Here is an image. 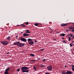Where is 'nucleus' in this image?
I'll return each mask as SVG.
<instances>
[{"instance_id": "nucleus-1", "label": "nucleus", "mask_w": 74, "mask_h": 74, "mask_svg": "<svg viewBox=\"0 0 74 74\" xmlns=\"http://www.w3.org/2000/svg\"><path fill=\"white\" fill-rule=\"evenodd\" d=\"M28 69H29V68L26 66H24L21 68V70L23 73H28L29 72V70H27Z\"/></svg>"}, {"instance_id": "nucleus-2", "label": "nucleus", "mask_w": 74, "mask_h": 74, "mask_svg": "<svg viewBox=\"0 0 74 74\" xmlns=\"http://www.w3.org/2000/svg\"><path fill=\"white\" fill-rule=\"evenodd\" d=\"M33 40L32 39L30 38L27 39L28 42L29 43V44H30V45H32L34 44V42L32 41Z\"/></svg>"}, {"instance_id": "nucleus-3", "label": "nucleus", "mask_w": 74, "mask_h": 74, "mask_svg": "<svg viewBox=\"0 0 74 74\" xmlns=\"http://www.w3.org/2000/svg\"><path fill=\"white\" fill-rule=\"evenodd\" d=\"M1 42L3 45H7L8 44V42L7 41L5 40L3 41H1Z\"/></svg>"}, {"instance_id": "nucleus-4", "label": "nucleus", "mask_w": 74, "mask_h": 74, "mask_svg": "<svg viewBox=\"0 0 74 74\" xmlns=\"http://www.w3.org/2000/svg\"><path fill=\"white\" fill-rule=\"evenodd\" d=\"M20 40L21 41H23V42H26L27 41V40L23 38H20Z\"/></svg>"}, {"instance_id": "nucleus-5", "label": "nucleus", "mask_w": 74, "mask_h": 74, "mask_svg": "<svg viewBox=\"0 0 74 74\" xmlns=\"http://www.w3.org/2000/svg\"><path fill=\"white\" fill-rule=\"evenodd\" d=\"M25 43H20L19 44V45H17V46L18 47H19L21 48H22L23 46H24L25 45Z\"/></svg>"}, {"instance_id": "nucleus-6", "label": "nucleus", "mask_w": 74, "mask_h": 74, "mask_svg": "<svg viewBox=\"0 0 74 74\" xmlns=\"http://www.w3.org/2000/svg\"><path fill=\"white\" fill-rule=\"evenodd\" d=\"M47 69L49 71H51L52 70V67L51 66H50L47 67Z\"/></svg>"}, {"instance_id": "nucleus-7", "label": "nucleus", "mask_w": 74, "mask_h": 74, "mask_svg": "<svg viewBox=\"0 0 74 74\" xmlns=\"http://www.w3.org/2000/svg\"><path fill=\"white\" fill-rule=\"evenodd\" d=\"M20 43V42H15L13 43L14 45H19V44Z\"/></svg>"}, {"instance_id": "nucleus-8", "label": "nucleus", "mask_w": 74, "mask_h": 74, "mask_svg": "<svg viewBox=\"0 0 74 74\" xmlns=\"http://www.w3.org/2000/svg\"><path fill=\"white\" fill-rule=\"evenodd\" d=\"M73 73V72H72L71 71H68L66 72V74H71Z\"/></svg>"}, {"instance_id": "nucleus-9", "label": "nucleus", "mask_w": 74, "mask_h": 74, "mask_svg": "<svg viewBox=\"0 0 74 74\" xmlns=\"http://www.w3.org/2000/svg\"><path fill=\"white\" fill-rule=\"evenodd\" d=\"M30 36L29 34H27L26 33H25L23 34V36Z\"/></svg>"}, {"instance_id": "nucleus-10", "label": "nucleus", "mask_w": 74, "mask_h": 74, "mask_svg": "<svg viewBox=\"0 0 74 74\" xmlns=\"http://www.w3.org/2000/svg\"><path fill=\"white\" fill-rule=\"evenodd\" d=\"M30 30H27L26 31V32H25L26 33H31V32H29Z\"/></svg>"}, {"instance_id": "nucleus-11", "label": "nucleus", "mask_w": 74, "mask_h": 74, "mask_svg": "<svg viewBox=\"0 0 74 74\" xmlns=\"http://www.w3.org/2000/svg\"><path fill=\"white\" fill-rule=\"evenodd\" d=\"M10 67H8V68H7L5 70V71H9L10 70Z\"/></svg>"}, {"instance_id": "nucleus-12", "label": "nucleus", "mask_w": 74, "mask_h": 74, "mask_svg": "<svg viewBox=\"0 0 74 74\" xmlns=\"http://www.w3.org/2000/svg\"><path fill=\"white\" fill-rule=\"evenodd\" d=\"M30 56H32V57H34V56H35V55L31 53L29 54Z\"/></svg>"}, {"instance_id": "nucleus-13", "label": "nucleus", "mask_w": 74, "mask_h": 74, "mask_svg": "<svg viewBox=\"0 0 74 74\" xmlns=\"http://www.w3.org/2000/svg\"><path fill=\"white\" fill-rule=\"evenodd\" d=\"M72 67H73L72 68V71H74V65H71Z\"/></svg>"}, {"instance_id": "nucleus-14", "label": "nucleus", "mask_w": 74, "mask_h": 74, "mask_svg": "<svg viewBox=\"0 0 74 74\" xmlns=\"http://www.w3.org/2000/svg\"><path fill=\"white\" fill-rule=\"evenodd\" d=\"M60 36H63V37H64V36H65V34H60Z\"/></svg>"}, {"instance_id": "nucleus-15", "label": "nucleus", "mask_w": 74, "mask_h": 74, "mask_svg": "<svg viewBox=\"0 0 74 74\" xmlns=\"http://www.w3.org/2000/svg\"><path fill=\"white\" fill-rule=\"evenodd\" d=\"M5 74H9V73H8V71H5L4 73Z\"/></svg>"}, {"instance_id": "nucleus-16", "label": "nucleus", "mask_w": 74, "mask_h": 74, "mask_svg": "<svg viewBox=\"0 0 74 74\" xmlns=\"http://www.w3.org/2000/svg\"><path fill=\"white\" fill-rule=\"evenodd\" d=\"M67 24H61V26H67Z\"/></svg>"}, {"instance_id": "nucleus-17", "label": "nucleus", "mask_w": 74, "mask_h": 74, "mask_svg": "<svg viewBox=\"0 0 74 74\" xmlns=\"http://www.w3.org/2000/svg\"><path fill=\"white\" fill-rule=\"evenodd\" d=\"M40 65V67H42V68H43V67H45V65H44L42 64H41Z\"/></svg>"}, {"instance_id": "nucleus-18", "label": "nucleus", "mask_w": 74, "mask_h": 74, "mask_svg": "<svg viewBox=\"0 0 74 74\" xmlns=\"http://www.w3.org/2000/svg\"><path fill=\"white\" fill-rule=\"evenodd\" d=\"M34 25L36 26H38V25H39V23H35L34 24Z\"/></svg>"}, {"instance_id": "nucleus-19", "label": "nucleus", "mask_w": 74, "mask_h": 74, "mask_svg": "<svg viewBox=\"0 0 74 74\" xmlns=\"http://www.w3.org/2000/svg\"><path fill=\"white\" fill-rule=\"evenodd\" d=\"M7 40H10L11 39V38H10V36H8L7 38H6Z\"/></svg>"}, {"instance_id": "nucleus-20", "label": "nucleus", "mask_w": 74, "mask_h": 74, "mask_svg": "<svg viewBox=\"0 0 74 74\" xmlns=\"http://www.w3.org/2000/svg\"><path fill=\"white\" fill-rule=\"evenodd\" d=\"M21 26H22V27H26V25H24L23 24H21Z\"/></svg>"}, {"instance_id": "nucleus-21", "label": "nucleus", "mask_w": 74, "mask_h": 74, "mask_svg": "<svg viewBox=\"0 0 74 74\" xmlns=\"http://www.w3.org/2000/svg\"><path fill=\"white\" fill-rule=\"evenodd\" d=\"M31 61H33V62H36V61H37L36 60H31Z\"/></svg>"}, {"instance_id": "nucleus-22", "label": "nucleus", "mask_w": 74, "mask_h": 74, "mask_svg": "<svg viewBox=\"0 0 74 74\" xmlns=\"http://www.w3.org/2000/svg\"><path fill=\"white\" fill-rule=\"evenodd\" d=\"M33 69H34V70H35V71H37V70H36V67H35V66L33 67Z\"/></svg>"}, {"instance_id": "nucleus-23", "label": "nucleus", "mask_w": 74, "mask_h": 74, "mask_svg": "<svg viewBox=\"0 0 74 74\" xmlns=\"http://www.w3.org/2000/svg\"><path fill=\"white\" fill-rule=\"evenodd\" d=\"M71 39L72 40H73L74 39V36H73L71 38Z\"/></svg>"}, {"instance_id": "nucleus-24", "label": "nucleus", "mask_w": 74, "mask_h": 74, "mask_svg": "<svg viewBox=\"0 0 74 74\" xmlns=\"http://www.w3.org/2000/svg\"><path fill=\"white\" fill-rule=\"evenodd\" d=\"M74 34H70V37H73Z\"/></svg>"}, {"instance_id": "nucleus-25", "label": "nucleus", "mask_w": 74, "mask_h": 74, "mask_svg": "<svg viewBox=\"0 0 74 74\" xmlns=\"http://www.w3.org/2000/svg\"><path fill=\"white\" fill-rule=\"evenodd\" d=\"M46 60V59H44L43 60H42V62H45Z\"/></svg>"}, {"instance_id": "nucleus-26", "label": "nucleus", "mask_w": 74, "mask_h": 74, "mask_svg": "<svg viewBox=\"0 0 74 74\" xmlns=\"http://www.w3.org/2000/svg\"><path fill=\"white\" fill-rule=\"evenodd\" d=\"M62 74H66V72L64 73V72H62Z\"/></svg>"}, {"instance_id": "nucleus-27", "label": "nucleus", "mask_w": 74, "mask_h": 74, "mask_svg": "<svg viewBox=\"0 0 74 74\" xmlns=\"http://www.w3.org/2000/svg\"><path fill=\"white\" fill-rule=\"evenodd\" d=\"M72 29H73L74 30H72V32H74V27H72Z\"/></svg>"}, {"instance_id": "nucleus-28", "label": "nucleus", "mask_w": 74, "mask_h": 74, "mask_svg": "<svg viewBox=\"0 0 74 74\" xmlns=\"http://www.w3.org/2000/svg\"><path fill=\"white\" fill-rule=\"evenodd\" d=\"M70 47H73V45H72V44L71 43H70Z\"/></svg>"}, {"instance_id": "nucleus-29", "label": "nucleus", "mask_w": 74, "mask_h": 74, "mask_svg": "<svg viewBox=\"0 0 74 74\" xmlns=\"http://www.w3.org/2000/svg\"><path fill=\"white\" fill-rule=\"evenodd\" d=\"M25 23H26V25H29V23L28 22Z\"/></svg>"}, {"instance_id": "nucleus-30", "label": "nucleus", "mask_w": 74, "mask_h": 74, "mask_svg": "<svg viewBox=\"0 0 74 74\" xmlns=\"http://www.w3.org/2000/svg\"><path fill=\"white\" fill-rule=\"evenodd\" d=\"M17 71H20V69H17Z\"/></svg>"}, {"instance_id": "nucleus-31", "label": "nucleus", "mask_w": 74, "mask_h": 74, "mask_svg": "<svg viewBox=\"0 0 74 74\" xmlns=\"http://www.w3.org/2000/svg\"><path fill=\"white\" fill-rule=\"evenodd\" d=\"M44 50V49H40V51H43Z\"/></svg>"}, {"instance_id": "nucleus-32", "label": "nucleus", "mask_w": 74, "mask_h": 74, "mask_svg": "<svg viewBox=\"0 0 74 74\" xmlns=\"http://www.w3.org/2000/svg\"><path fill=\"white\" fill-rule=\"evenodd\" d=\"M45 74H50L49 73H45Z\"/></svg>"}, {"instance_id": "nucleus-33", "label": "nucleus", "mask_w": 74, "mask_h": 74, "mask_svg": "<svg viewBox=\"0 0 74 74\" xmlns=\"http://www.w3.org/2000/svg\"><path fill=\"white\" fill-rule=\"evenodd\" d=\"M63 42H65V43H66V42L64 40H63Z\"/></svg>"}, {"instance_id": "nucleus-34", "label": "nucleus", "mask_w": 74, "mask_h": 74, "mask_svg": "<svg viewBox=\"0 0 74 74\" xmlns=\"http://www.w3.org/2000/svg\"><path fill=\"white\" fill-rule=\"evenodd\" d=\"M69 39H71V37H69Z\"/></svg>"}, {"instance_id": "nucleus-35", "label": "nucleus", "mask_w": 74, "mask_h": 74, "mask_svg": "<svg viewBox=\"0 0 74 74\" xmlns=\"http://www.w3.org/2000/svg\"><path fill=\"white\" fill-rule=\"evenodd\" d=\"M71 39H69V41H70L71 40Z\"/></svg>"}, {"instance_id": "nucleus-36", "label": "nucleus", "mask_w": 74, "mask_h": 74, "mask_svg": "<svg viewBox=\"0 0 74 74\" xmlns=\"http://www.w3.org/2000/svg\"><path fill=\"white\" fill-rule=\"evenodd\" d=\"M70 29H72V27H69Z\"/></svg>"}, {"instance_id": "nucleus-37", "label": "nucleus", "mask_w": 74, "mask_h": 74, "mask_svg": "<svg viewBox=\"0 0 74 74\" xmlns=\"http://www.w3.org/2000/svg\"><path fill=\"white\" fill-rule=\"evenodd\" d=\"M40 58H38L37 59V60L38 61L39 60H40Z\"/></svg>"}, {"instance_id": "nucleus-38", "label": "nucleus", "mask_w": 74, "mask_h": 74, "mask_svg": "<svg viewBox=\"0 0 74 74\" xmlns=\"http://www.w3.org/2000/svg\"><path fill=\"white\" fill-rule=\"evenodd\" d=\"M34 41L35 42H37V41L36 40H35Z\"/></svg>"}, {"instance_id": "nucleus-39", "label": "nucleus", "mask_w": 74, "mask_h": 74, "mask_svg": "<svg viewBox=\"0 0 74 74\" xmlns=\"http://www.w3.org/2000/svg\"><path fill=\"white\" fill-rule=\"evenodd\" d=\"M56 33H58V34L60 33V32H56Z\"/></svg>"}, {"instance_id": "nucleus-40", "label": "nucleus", "mask_w": 74, "mask_h": 74, "mask_svg": "<svg viewBox=\"0 0 74 74\" xmlns=\"http://www.w3.org/2000/svg\"><path fill=\"white\" fill-rule=\"evenodd\" d=\"M6 53H7V54H8V53H10V52H8Z\"/></svg>"}, {"instance_id": "nucleus-41", "label": "nucleus", "mask_w": 74, "mask_h": 74, "mask_svg": "<svg viewBox=\"0 0 74 74\" xmlns=\"http://www.w3.org/2000/svg\"><path fill=\"white\" fill-rule=\"evenodd\" d=\"M67 36H70V34H69V35H68Z\"/></svg>"}, {"instance_id": "nucleus-42", "label": "nucleus", "mask_w": 74, "mask_h": 74, "mask_svg": "<svg viewBox=\"0 0 74 74\" xmlns=\"http://www.w3.org/2000/svg\"><path fill=\"white\" fill-rule=\"evenodd\" d=\"M66 31H67V32H69V31H68V30H66Z\"/></svg>"}, {"instance_id": "nucleus-43", "label": "nucleus", "mask_w": 74, "mask_h": 74, "mask_svg": "<svg viewBox=\"0 0 74 74\" xmlns=\"http://www.w3.org/2000/svg\"><path fill=\"white\" fill-rule=\"evenodd\" d=\"M20 26V25H17V26Z\"/></svg>"}, {"instance_id": "nucleus-44", "label": "nucleus", "mask_w": 74, "mask_h": 74, "mask_svg": "<svg viewBox=\"0 0 74 74\" xmlns=\"http://www.w3.org/2000/svg\"><path fill=\"white\" fill-rule=\"evenodd\" d=\"M62 38V39H63V40H64V38Z\"/></svg>"}, {"instance_id": "nucleus-45", "label": "nucleus", "mask_w": 74, "mask_h": 74, "mask_svg": "<svg viewBox=\"0 0 74 74\" xmlns=\"http://www.w3.org/2000/svg\"><path fill=\"white\" fill-rule=\"evenodd\" d=\"M23 33V32H21V33Z\"/></svg>"}, {"instance_id": "nucleus-46", "label": "nucleus", "mask_w": 74, "mask_h": 74, "mask_svg": "<svg viewBox=\"0 0 74 74\" xmlns=\"http://www.w3.org/2000/svg\"><path fill=\"white\" fill-rule=\"evenodd\" d=\"M66 67V66H65V67Z\"/></svg>"}, {"instance_id": "nucleus-47", "label": "nucleus", "mask_w": 74, "mask_h": 74, "mask_svg": "<svg viewBox=\"0 0 74 74\" xmlns=\"http://www.w3.org/2000/svg\"><path fill=\"white\" fill-rule=\"evenodd\" d=\"M73 45H73V47H74V44H73Z\"/></svg>"}]
</instances>
